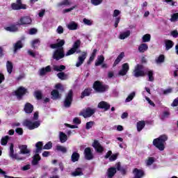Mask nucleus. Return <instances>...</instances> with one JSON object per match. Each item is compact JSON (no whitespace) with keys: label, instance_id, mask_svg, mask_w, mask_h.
<instances>
[{"label":"nucleus","instance_id":"42","mask_svg":"<svg viewBox=\"0 0 178 178\" xmlns=\"http://www.w3.org/2000/svg\"><path fill=\"white\" fill-rule=\"evenodd\" d=\"M143 42H149L151 41V35L149 33H147L144 35L142 38Z\"/></svg>","mask_w":178,"mask_h":178},{"label":"nucleus","instance_id":"3","mask_svg":"<svg viewBox=\"0 0 178 178\" xmlns=\"http://www.w3.org/2000/svg\"><path fill=\"white\" fill-rule=\"evenodd\" d=\"M54 88L55 89L51 92V99L54 101H56V99H60V98H62V94L59 93V91L60 92H65V88L63 87V85H62V83H57L55 85Z\"/></svg>","mask_w":178,"mask_h":178},{"label":"nucleus","instance_id":"29","mask_svg":"<svg viewBox=\"0 0 178 178\" xmlns=\"http://www.w3.org/2000/svg\"><path fill=\"white\" fill-rule=\"evenodd\" d=\"M67 27L69 30H77L79 28V24L72 21L67 25Z\"/></svg>","mask_w":178,"mask_h":178},{"label":"nucleus","instance_id":"50","mask_svg":"<svg viewBox=\"0 0 178 178\" xmlns=\"http://www.w3.org/2000/svg\"><path fill=\"white\" fill-rule=\"evenodd\" d=\"M102 1L104 0H91L90 2L92 5L98 6V5H101V3H102Z\"/></svg>","mask_w":178,"mask_h":178},{"label":"nucleus","instance_id":"9","mask_svg":"<svg viewBox=\"0 0 178 178\" xmlns=\"http://www.w3.org/2000/svg\"><path fill=\"white\" fill-rule=\"evenodd\" d=\"M144 65L137 64L134 70V76L135 77H144L145 76V71L143 70Z\"/></svg>","mask_w":178,"mask_h":178},{"label":"nucleus","instance_id":"53","mask_svg":"<svg viewBox=\"0 0 178 178\" xmlns=\"http://www.w3.org/2000/svg\"><path fill=\"white\" fill-rule=\"evenodd\" d=\"M178 20V13L172 15L170 22H176Z\"/></svg>","mask_w":178,"mask_h":178},{"label":"nucleus","instance_id":"38","mask_svg":"<svg viewBox=\"0 0 178 178\" xmlns=\"http://www.w3.org/2000/svg\"><path fill=\"white\" fill-rule=\"evenodd\" d=\"M66 70V66L61 65H54V70H55V72H63V70Z\"/></svg>","mask_w":178,"mask_h":178},{"label":"nucleus","instance_id":"26","mask_svg":"<svg viewBox=\"0 0 178 178\" xmlns=\"http://www.w3.org/2000/svg\"><path fill=\"white\" fill-rule=\"evenodd\" d=\"M124 58V52H121L120 55L117 57L113 63V67H115L117 65H119L122 61V59Z\"/></svg>","mask_w":178,"mask_h":178},{"label":"nucleus","instance_id":"41","mask_svg":"<svg viewBox=\"0 0 178 178\" xmlns=\"http://www.w3.org/2000/svg\"><path fill=\"white\" fill-rule=\"evenodd\" d=\"M56 150L58 152H63V154H66L67 152V149L62 145H57L56 146Z\"/></svg>","mask_w":178,"mask_h":178},{"label":"nucleus","instance_id":"48","mask_svg":"<svg viewBox=\"0 0 178 178\" xmlns=\"http://www.w3.org/2000/svg\"><path fill=\"white\" fill-rule=\"evenodd\" d=\"M136 97V92H132L125 99V102H130L131 101H133V98Z\"/></svg>","mask_w":178,"mask_h":178},{"label":"nucleus","instance_id":"21","mask_svg":"<svg viewBox=\"0 0 178 178\" xmlns=\"http://www.w3.org/2000/svg\"><path fill=\"white\" fill-rule=\"evenodd\" d=\"M35 154H40L41 151H42V149H44V143L41 141H39L38 143H35Z\"/></svg>","mask_w":178,"mask_h":178},{"label":"nucleus","instance_id":"19","mask_svg":"<svg viewBox=\"0 0 178 178\" xmlns=\"http://www.w3.org/2000/svg\"><path fill=\"white\" fill-rule=\"evenodd\" d=\"M118 169L116 168V167H111L107 170V176L108 178H112L113 177V176H115V175H116V172H117Z\"/></svg>","mask_w":178,"mask_h":178},{"label":"nucleus","instance_id":"4","mask_svg":"<svg viewBox=\"0 0 178 178\" xmlns=\"http://www.w3.org/2000/svg\"><path fill=\"white\" fill-rule=\"evenodd\" d=\"M93 90L96 92H106L109 90V86L104 84L101 81H95L92 86Z\"/></svg>","mask_w":178,"mask_h":178},{"label":"nucleus","instance_id":"49","mask_svg":"<svg viewBox=\"0 0 178 178\" xmlns=\"http://www.w3.org/2000/svg\"><path fill=\"white\" fill-rule=\"evenodd\" d=\"M57 77H58V79H60V80H65L66 79V74H65V72H58L57 74Z\"/></svg>","mask_w":178,"mask_h":178},{"label":"nucleus","instance_id":"13","mask_svg":"<svg viewBox=\"0 0 178 178\" xmlns=\"http://www.w3.org/2000/svg\"><path fill=\"white\" fill-rule=\"evenodd\" d=\"M83 154L86 161H92V159H94V154H92V151H91V147L85 148Z\"/></svg>","mask_w":178,"mask_h":178},{"label":"nucleus","instance_id":"15","mask_svg":"<svg viewBox=\"0 0 178 178\" xmlns=\"http://www.w3.org/2000/svg\"><path fill=\"white\" fill-rule=\"evenodd\" d=\"M31 18L30 17H22L17 23V26H24L25 24H31Z\"/></svg>","mask_w":178,"mask_h":178},{"label":"nucleus","instance_id":"17","mask_svg":"<svg viewBox=\"0 0 178 178\" xmlns=\"http://www.w3.org/2000/svg\"><path fill=\"white\" fill-rule=\"evenodd\" d=\"M92 92V88H86L84 89L83 91L81 93L80 98L83 99L86 98V97H90Z\"/></svg>","mask_w":178,"mask_h":178},{"label":"nucleus","instance_id":"22","mask_svg":"<svg viewBox=\"0 0 178 178\" xmlns=\"http://www.w3.org/2000/svg\"><path fill=\"white\" fill-rule=\"evenodd\" d=\"M40 161H41V156H40L38 153H35V155H33V156L31 163L33 166H35L38 165V162H40Z\"/></svg>","mask_w":178,"mask_h":178},{"label":"nucleus","instance_id":"57","mask_svg":"<svg viewBox=\"0 0 178 178\" xmlns=\"http://www.w3.org/2000/svg\"><path fill=\"white\" fill-rule=\"evenodd\" d=\"M119 23H120V17H117L115 19V24H114V26L115 28H118V26H119Z\"/></svg>","mask_w":178,"mask_h":178},{"label":"nucleus","instance_id":"36","mask_svg":"<svg viewBox=\"0 0 178 178\" xmlns=\"http://www.w3.org/2000/svg\"><path fill=\"white\" fill-rule=\"evenodd\" d=\"M59 138L60 143H66V141H67V135H66V134L63 133V131H60Z\"/></svg>","mask_w":178,"mask_h":178},{"label":"nucleus","instance_id":"43","mask_svg":"<svg viewBox=\"0 0 178 178\" xmlns=\"http://www.w3.org/2000/svg\"><path fill=\"white\" fill-rule=\"evenodd\" d=\"M130 31H127L121 33L120 35V40H124L125 38H127V37H130Z\"/></svg>","mask_w":178,"mask_h":178},{"label":"nucleus","instance_id":"37","mask_svg":"<svg viewBox=\"0 0 178 178\" xmlns=\"http://www.w3.org/2000/svg\"><path fill=\"white\" fill-rule=\"evenodd\" d=\"M17 24H12L10 26H7L5 28V30H6V31H10V32H15V31H17V30H19V29L17 28Z\"/></svg>","mask_w":178,"mask_h":178},{"label":"nucleus","instance_id":"40","mask_svg":"<svg viewBox=\"0 0 178 178\" xmlns=\"http://www.w3.org/2000/svg\"><path fill=\"white\" fill-rule=\"evenodd\" d=\"M6 67L8 73H9V74H11L13 70V64L12 63V62L7 61Z\"/></svg>","mask_w":178,"mask_h":178},{"label":"nucleus","instance_id":"44","mask_svg":"<svg viewBox=\"0 0 178 178\" xmlns=\"http://www.w3.org/2000/svg\"><path fill=\"white\" fill-rule=\"evenodd\" d=\"M70 5V1L69 0H63L57 4V6H69Z\"/></svg>","mask_w":178,"mask_h":178},{"label":"nucleus","instance_id":"23","mask_svg":"<svg viewBox=\"0 0 178 178\" xmlns=\"http://www.w3.org/2000/svg\"><path fill=\"white\" fill-rule=\"evenodd\" d=\"M52 69L51 68L50 65H47L46 67H42L40 70V76H45L47 73H50Z\"/></svg>","mask_w":178,"mask_h":178},{"label":"nucleus","instance_id":"56","mask_svg":"<svg viewBox=\"0 0 178 178\" xmlns=\"http://www.w3.org/2000/svg\"><path fill=\"white\" fill-rule=\"evenodd\" d=\"M172 91H173V89L172 88H169L166 90H164L163 91V95H168V94L172 93Z\"/></svg>","mask_w":178,"mask_h":178},{"label":"nucleus","instance_id":"39","mask_svg":"<svg viewBox=\"0 0 178 178\" xmlns=\"http://www.w3.org/2000/svg\"><path fill=\"white\" fill-rule=\"evenodd\" d=\"M145 127V121H139L137 122V131H141Z\"/></svg>","mask_w":178,"mask_h":178},{"label":"nucleus","instance_id":"35","mask_svg":"<svg viewBox=\"0 0 178 178\" xmlns=\"http://www.w3.org/2000/svg\"><path fill=\"white\" fill-rule=\"evenodd\" d=\"M11 8L13 9V10H20V9H27V7L21 6L19 4H17V3H13L11 4Z\"/></svg>","mask_w":178,"mask_h":178},{"label":"nucleus","instance_id":"18","mask_svg":"<svg viewBox=\"0 0 178 178\" xmlns=\"http://www.w3.org/2000/svg\"><path fill=\"white\" fill-rule=\"evenodd\" d=\"M130 69V66H129V63H125L122 65V68L119 72L120 76H126L127 74V72H129Z\"/></svg>","mask_w":178,"mask_h":178},{"label":"nucleus","instance_id":"63","mask_svg":"<svg viewBox=\"0 0 178 178\" xmlns=\"http://www.w3.org/2000/svg\"><path fill=\"white\" fill-rule=\"evenodd\" d=\"M171 106H173V107L178 106V97L174 99V101L171 104Z\"/></svg>","mask_w":178,"mask_h":178},{"label":"nucleus","instance_id":"45","mask_svg":"<svg viewBox=\"0 0 178 178\" xmlns=\"http://www.w3.org/2000/svg\"><path fill=\"white\" fill-rule=\"evenodd\" d=\"M146 165L147 166H151L155 162V158L154 157H148V159L146 160Z\"/></svg>","mask_w":178,"mask_h":178},{"label":"nucleus","instance_id":"14","mask_svg":"<svg viewBox=\"0 0 178 178\" xmlns=\"http://www.w3.org/2000/svg\"><path fill=\"white\" fill-rule=\"evenodd\" d=\"M87 51H83L82 54L78 57V60L76 63V67H80L83 63H84V61L87 58Z\"/></svg>","mask_w":178,"mask_h":178},{"label":"nucleus","instance_id":"31","mask_svg":"<svg viewBox=\"0 0 178 178\" xmlns=\"http://www.w3.org/2000/svg\"><path fill=\"white\" fill-rule=\"evenodd\" d=\"M79 159H80V154L77 153V152H74L71 156L72 162H79Z\"/></svg>","mask_w":178,"mask_h":178},{"label":"nucleus","instance_id":"2","mask_svg":"<svg viewBox=\"0 0 178 178\" xmlns=\"http://www.w3.org/2000/svg\"><path fill=\"white\" fill-rule=\"evenodd\" d=\"M168 137L166 134L161 135L157 138L153 140V145L159 151L165 150V145L166 144V140H168Z\"/></svg>","mask_w":178,"mask_h":178},{"label":"nucleus","instance_id":"52","mask_svg":"<svg viewBox=\"0 0 178 178\" xmlns=\"http://www.w3.org/2000/svg\"><path fill=\"white\" fill-rule=\"evenodd\" d=\"M94 122L93 121H90L86 123V130H90V129H92V127L94 126Z\"/></svg>","mask_w":178,"mask_h":178},{"label":"nucleus","instance_id":"47","mask_svg":"<svg viewBox=\"0 0 178 178\" xmlns=\"http://www.w3.org/2000/svg\"><path fill=\"white\" fill-rule=\"evenodd\" d=\"M156 63H163L165 62V55L161 54L157 59H156Z\"/></svg>","mask_w":178,"mask_h":178},{"label":"nucleus","instance_id":"34","mask_svg":"<svg viewBox=\"0 0 178 178\" xmlns=\"http://www.w3.org/2000/svg\"><path fill=\"white\" fill-rule=\"evenodd\" d=\"M98 50H97V49H95L92 54L91 56L89 58V60H88V65H90V63H91L92 62V60H94V59H95V57L97 56V52Z\"/></svg>","mask_w":178,"mask_h":178},{"label":"nucleus","instance_id":"16","mask_svg":"<svg viewBox=\"0 0 178 178\" xmlns=\"http://www.w3.org/2000/svg\"><path fill=\"white\" fill-rule=\"evenodd\" d=\"M97 107L99 108V109H104V111L106 112V111L111 109V104L105 101H102L98 104Z\"/></svg>","mask_w":178,"mask_h":178},{"label":"nucleus","instance_id":"25","mask_svg":"<svg viewBox=\"0 0 178 178\" xmlns=\"http://www.w3.org/2000/svg\"><path fill=\"white\" fill-rule=\"evenodd\" d=\"M115 167L117 170H118V172H120L121 175H124L127 173V170H126V168H122V164L120 163V162H118L115 164Z\"/></svg>","mask_w":178,"mask_h":178},{"label":"nucleus","instance_id":"64","mask_svg":"<svg viewBox=\"0 0 178 178\" xmlns=\"http://www.w3.org/2000/svg\"><path fill=\"white\" fill-rule=\"evenodd\" d=\"M119 15H120V10H115L113 14V17H118Z\"/></svg>","mask_w":178,"mask_h":178},{"label":"nucleus","instance_id":"33","mask_svg":"<svg viewBox=\"0 0 178 178\" xmlns=\"http://www.w3.org/2000/svg\"><path fill=\"white\" fill-rule=\"evenodd\" d=\"M104 60H105V57L103 55L99 56L97 60L95 61V66H99L104 63Z\"/></svg>","mask_w":178,"mask_h":178},{"label":"nucleus","instance_id":"55","mask_svg":"<svg viewBox=\"0 0 178 178\" xmlns=\"http://www.w3.org/2000/svg\"><path fill=\"white\" fill-rule=\"evenodd\" d=\"M119 154H112L110 158H109V161L110 162H114V161H116V159H118V156Z\"/></svg>","mask_w":178,"mask_h":178},{"label":"nucleus","instance_id":"60","mask_svg":"<svg viewBox=\"0 0 178 178\" xmlns=\"http://www.w3.org/2000/svg\"><path fill=\"white\" fill-rule=\"evenodd\" d=\"M40 41L38 39L33 40V42H32V48L35 49V48H36L35 44H40Z\"/></svg>","mask_w":178,"mask_h":178},{"label":"nucleus","instance_id":"58","mask_svg":"<svg viewBox=\"0 0 178 178\" xmlns=\"http://www.w3.org/2000/svg\"><path fill=\"white\" fill-rule=\"evenodd\" d=\"M73 123H74V124H81V120L76 117L73 119Z\"/></svg>","mask_w":178,"mask_h":178},{"label":"nucleus","instance_id":"6","mask_svg":"<svg viewBox=\"0 0 178 178\" xmlns=\"http://www.w3.org/2000/svg\"><path fill=\"white\" fill-rule=\"evenodd\" d=\"M73 90L70 89L65 95V97L63 102V106L65 108H70V106H72V104L73 102Z\"/></svg>","mask_w":178,"mask_h":178},{"label":"nucleus","instance_id":"46","mask_svg":"<svg viewBox=\"0 0 178 178\" xmlns=\"http://www.w3.org/2000/svg\"><path fill=\"white\" fill-rule=\"evenodd\" d=\"M34 96L35 97L36 99H42V92H41L40 90L35 91Z\"/></svg>","mask_w":178,"mask_h":178},{"label":"nucleus","instance_id":"12","mask_svg":"<svg viewBox=\"0 0 178 178\" xmlns=\"http://www.w3.org/2000/svg\"><path fill=\"white\" fill-rule=\"evenodd\" d=\"M92 147L95 148V151L97 152V154H102L104 151H105V148H104L102 145L101 143H99V141L95 140L92 144Z\"/></svg>","mask_w":178,"mask_h":178},{"label":"nucleus","instance_id":"59","mask_svg":"<svg viewBox=\"0 0 178 178\" xmlns=\"http://www.w3.org/2000/svg\"><path fill=\"white\" fill-rule=\"evenodd\" d=\"M56 31L58 33V34H63V27L62 26H58L57 29H56Z\"/></svg>","mask_w":178,"mask_h":178},{"label":"nucleus","instance_id":"61","mask_svg":"<svg viewBox=\"0 0 178 178\" xmlns=\"http://www.w3.org/2000/svg\"><path fill=\"white\" fill-rule=\"evenodd\" d=\"M15 132L19 134V136H23V129L22 128H17L15 129Z\"/></svg>","mask_w":178,"mask_h":178},{"label":"nucleus","instance_id":"20","mask_svg":"<svg viewBox=\"0 0 178 178\" xmlns=\"http://www.w3.org/2000/svg\"><path fill=\"white\" fill-rule=\"evenodd\" d=\"M24 111L26 113H33V111H34V106L31 103H26L24 105Z\"/></svg>","mask_w":178,"mask_h":178},{"label":"nucleus","instance_id":"24","mask_svg":"<svg viewBox=\"0 0 178 178\" xmlns=\"http://www.w3.org/2000/svg\"><path fill=\"white\" fill-rule=\"evenodd\" d=\"M145 76H148V81H154L155 80V78L154 77V71L152 70H146Z\"/></svg>","mask_w":178,"mask_h":178},{"label":"nucleus","instance_id":"8","mask_svg":"<svg viewBox=\"0 0 178 178\" xmlns=\"http://www.w3.org/2000/svg\"><path fill=\"white\" fill-rule=\"evenodd\" d=\"M40 121L31 122L30 120H25L23 122V126L27 127L29 130H34V129H38L40 127Z\"/></svg>","mask_w":178,"mask_h":178},{"label":"nucleus","instance_id":"10","mask_svg":"<svg viewBox=\"0 0 178 178\" xmlns=\"http://www.w3.org/2000/svg\"><path fill=\"white\" fill-rule=\"evenodd\" d=\"M95 113V108H91V107H88L85 111L79 113V116H83L85 119L87 118H91Z\"/></svg>","mask_w":178,"mask_h":178},{"label":"nucleus","instance_id":"27","mask_svg":"<svg viewBox=\"0 0 178 178\" xmlns=\"http://www.w3.org/2000/svg\"><path fill=\"white\" fill-rule=\"evenodd\" d=\"M71 175L74 177H76V176H83V175H84V173H83V168H76L75 170L72 172Z\"/></svg>","mask_w":178,"mask_h":178},{"label":"nucleus","instance_id":"32","mask_svg":"<svg viewBox=\"0 0 178 178\" xmlns=\"http://www.w3.org/2000/svg\"><path fill=\"white\" fill-rule=\"evenodd\" d=\"M165 51H169V49H171V48H173V45H175V44L173 43V41L170 40H166L165 41Z\"/></svg>","mask_w":178,"mask_h":178},{"label":"nucleus","instance_id":"51","mask_svg":"<svg viewBox=\"0 0 178 178\" xmlns=\"http://www.w3.org/2000/svg\"><path fill=\"white\" fill-rule=\"evenodd\" d=\"M8 140H9V136H6L4 138H2L1 140V145H6V144H8Z\"/></svg>","mask_w":178,"mask_h":178},{"label":"nucleus","instance_id":"62","mask_svg":"<svg viewBox=\"0 0 178 178\" xmlns=\"http://www.w3.org/2000/svg\"><path fill=\"white\" fill-rule=\"evenodd\" d=\"M37 33V29L35 28H32L29 30V34L31 35H34V34Z\"/></svg>","mask_w":178,"mask_h":178},{"label":"nucleus","instance_id":"11","mask_svg":"<svg viewBox=\"0 0 178 178\" xmlns=\"http://www.w3.org/2000/svg\"><path fill=\"white\" fill-rule=\"evenodd\" d=\"M19 149V155H27V156H30V153L31 151L28 148L26 145H19L18 146Z\"/></svg>","mask_w":178,"mask_h":178},{"label":"nucleus","instance_id":"30","mask_svg":"<svg viewBox=\"0 0 178 178\" xmlns=\"http://www.w3.org/2000/svg\"><path fill=\"white\" fill-rule=\"evenodd\" d=\"M21 48H23V43L22 42V40H18L15 44H14V54H16L19 49H21Z\"/></svg>","mask_w":178,"mask_h":178},{"label":"nucleus","instance_id":"28","mask_svg":"<svg viewBox=\"0 0 178 178\" xmlns=\"http://www.w3.org/2000/svg\"><path fill=\"white\" fill-rule=\"evenodd\" d=\"M138 51L140 54H144L146 51H148V44L146 43H142L138 47Z\"/></svg>","mask_w":178,"mask_h":178},{"label":"nucleus","instance_id":"7","mask_svg":"<svg viewBox=\"0 0 178 178\" xmlns=\"http://www.w3.org/2000/svg\"><path fill=\"white\" fill-rule=\"evenodd\" d=\"M26 94H29V90L27 88L19 86L13 93V95H15L17 97V99H23V97L26 95Z\"/></svg>","mask_w":178,"mask_h":178},{"label":"nucleus","instance_id":"54","mask_svg":"<svg viewBox=\"0 0 178 178\" xmlns=\"http://www.w3.org/2000/svg\"><path fill=\"white\" fill-rule=\"evenodd\" d=\"M52 148V143L48 142L45 144V145L43 146V149H51Z\"/></svg>","mask_w":178,"mask_h":178},{"label":"nucleus","instance_id":"5","mask_svg":"<svg viewBox=\"0 0 178 178\" xmlns=\"http://www.w3.org/2000/svg\"><path fill=\"white\" fill-rule=\"evenodd\" d=\"M15 145L11 143L10 145L9 156L11 159H14L17 161H25L26 156H20L19 154L15 153Z\"/></svg>","mask_w":178,"mask_h":178},{"label":"nucleus","instance_id":"1","mask_svg":"<svg viewBox=\"0 0 178 178\" xmlns=\"http://www.w3.org/2000/svg\"><path fill=\"white\" fill-rule=\"evenodd\" d=\"M65 40H57V43L51 44L49 47L51 49H56L53 53V59L56 60H60L63 59L65 56H70V55H74V54H80L81 50H80V47H81V40H77L72 44V47L68 50L65 54V49H63V45H65Z\"/></svg>","mask_w":178,"mask_h":178}]
</instances>
